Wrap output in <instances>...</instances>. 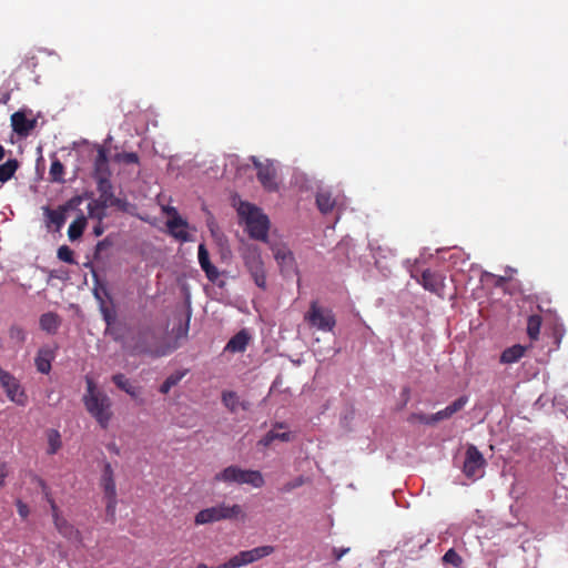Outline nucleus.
Listing matches in <instances>:
<instances>
[{"label":"nucleus","mask_w":568,"mask_h":568,"mask_svg":"<svg viewBox=\"0 0 568 568\" xmlns=\"http://www.w3.org/2000/svg\"><path fill=\"white\" fill-rule=\"evenodd\" d=\"M85 384L87 390L82 398L84 407L97 423L105 429L113 416L111 399L103 390L97 387L92 377L85 376Z\"/></svg>","instance_id":"1"},{"label":"nucleus","mask_w":568,"mask_h":568,"mask_svg":"<svg viewBox=\"0 0 568 568\" xmlns=\"http://www.w3.org/2000/svg\"><path fill=\"white\" fill-rule=\"evenodd\" d=\"M237 213L241 220L244 221L250 237L262 242L267 241L270 220L261 209L248 202H241Z\"/></svg>","instance_id":"2"},{"label":"nucleus","mask_w":568,"mask_h":568,"mask_svg":"<svg viewBox=\"0 0 568 568\" xmlns=\"http://www.w3.org/2000/svg\"><path fill=\"white\" fill-rule=\"evenodd\" d=\"M215 481H223L226 484H247L254 488L264 486L265 480L261 471L242 469L239 466H229L214 476Z\"/></svg>","instance_id":"3"},{"label":"nucleus","mask_w":568,"mask_h":568,"mask_svg":"<svg viewBox=\"0 0 568 568\" xmlns=\"http://www.w3.org/2000/svg\"><path fill=\"white\" fill-rule=\"evenodd\" d=\"M244 518L245 515L240 505L221 503L216 506L200 510L194 518L195 525H205L225 519Z\"/></svg>","instance_id":"4"},{"label":"nucleus","mask_w":568,"mask_h":568,"mask_svg":"<svg viewBox=\"0 0 568 568\" xmlns=\"http://www.w3.org/2000/svg\"><path fill=\"white\" fill-rule=\"evenodd\" d=\"M304 321L322 332H333L336 318L332 310L323 307L317 301H312L308 311L304 314Z\"/></svg>","instance_id":"5"},{"label":"nucleus","mask_w":568,"mask_h":568,"mask_svg":"<svg viewBox=\"0 0 568 568\" xmlns=\"http://www.w3.org/2000/svg\"><path fill=\"white\" fill-rule=\"evenodd\" d=\"M0 384L8 398L19 406H26L28 397L21 387L20 382L9 372L0 367Z\"/></svg>","instance_id":"6"},{"label":"nucleus","mask_w":568,"mask_h":568,"mask_svg":"<svg viewBox=\"0 0 568 568\" xmlns=\"http://www.w3.org/2000/svg\"><path fill=\"white\" fill-rule=\"evenodd\" d=\"M82 202L83 196L75 195L55 210H51L49 206H44L43 212L48 224L55 225L58 230L61 229L67 220V212L77 210L82 204Z\"/></svg>","instance_id":"7"},{"label":"nucleus","mask_w":568,"mask_h":568,"mask_svg":"<svg viewBox=\"0 0 568 568\" xmlns=\"http://www.w3.org/2000/svg\"><path fill=\"white\" fill-rule=\"evenodd\" d=\"M274 552L273 546H260L250 550H243L229 559V567L240 568L248 564L255 562Z\"/></svg>","instance_id":"8"},{"label":"nucleus","mask_w":568,"mask_h":568,"mask_svg":"<svg viewBox=\"0 0 568 568\" xmlns=\"http://www.w3.org/2000/svg\"><path fill=\"white\" fill-rule=\"evenodd\" d=\"M53 523L59 531L64 538L69 539L70 541H80L81 540V534L80 531L65 518H63L60 515L59 508L53 499H49Z\"/></svg>","instance_id":"9"},{"label":"nucleus","mask_w":568,"mask_h":568,"mask_svg":"<svg viewBox=\"0 0 568 568\" xmlns=\"http://www.w3.org/2000/svg\"><path fill=\"white\" fill-rule=\"evenodd\" d=\"M163 211L171 216L166 222V227L170 235L181 242L191 241V236L187 231H176V226H189L187 221L181 217L178 210L173 206H164Z\"/></svg>","instance_id":"10"},{"label":"nucleus","mask_w":568,"mask_h":568,"mask_svg":"<svg viewBox=\"0 0 568 568\" xmlns=\"http://www.w3.org/2000/svg\"><path fill=\"white\" fill-rule=\"evenodd\" d=\"M445 280V274L427 268L422 273L420 280H418V282L423 285L425 290L443 297Z\"/></svg>","instance_id":"11"},{"label":"nucleus","mask_w":568,"mask_h":568,"mask_svg":"<svg viewBox=\"0 0 568 568\" xmlns=\"http://www.w3.org/2000/svg\"><path fill=\"white\" fill-rule=\"evenodd\" d=\"M485 460L480 452L475 446H469L466 450V458L464 462V473L467 477H479L483 470Z\"/></svg>","instance_id":"12"},{"label":"nucleus","mask_w":568,"mask_h":568,"mask_svg":"<svg viewBox=\"0 0 568 568\" xmlns=\"http://www.w3.org/2000/svg\"><path fill=\"white\" fill-rule=\"evenodd\" d=\"M97 190L99 192V200L103 203H108L112 206L123 209L125 202L116 197L113 193V186L110 181V176L97 178Z\"/></svg>","instance_id":"13"},{"label":"nucleus","mask_w":568,"mask_h":568,"mask_svg":"<svg viewBox=\"0 0 568 568\" xmlns=\"http://www.w3.org/2000/svg\"><path fill=\"white\" fill-rule=\"evenodd\" d=\"M253 164L257 170V180L267 191L277 190L276 179V170L271 163H262L260 161L254 160Z\"/></svg>","instance_id":"14"},{"label":"nucleus","mask_w":568,"mask_h":568,"mask_svg":"<svg viewBox=\"0 0 568 568\" xmlns=\"http://www.w3.org/2000/svg\"><path fill=\"white\" fill-rule=\"evenodd\" d=\"M11 125L17 134L28 135L29 132L34 128L36 120L28 119L23 112L18 111L11 115Z\"/></svg>","instance_id":"15"},{"label":"nucleus","mask_w":568,"mask_h":568,"mask_svg":"<svg viewBox=\"0 0 568 568\" xmlns=\"http://www.w3.org/2000/svg\"><path fill=\"white\" fill-rule=\"evenodd\" d=\"M199 263L202 270L205 272L206 277L211 282H215L220 275L217 268L211 263L209 251L204 244L199 245L197 252Z\"/></svg>","instance_id":"16"},{"label":"nucleus","mask_w":568,"mask_h":568,"mask_svg":"<svg viewBox=\"0 0 568 568\" xmlns=\"http://www.w3.org/2000/svg\"><path fill=\"white\" fill-rule=\"evenodd\" d=\"M272 251L274 258L283 272L295 267L294 255L286 246H274L272 247Z\"/></svg>","instance_id":"17"},{"label":"nucleus","mask_w":568,"mask_h":568,"mask_svg":"<svg viewBox=\"0 0 568 568\" xmlns=\"http://www.w3.org/2000/svg\"><path fill=\"white\" fill-rule=\"evenodd\" d=\"M337 200L329 190H320L316 194V205L322 214L332 213Z\"/></svg>","instance_id":"18"},{"label":"nucleus","mask_w":568,"mask_h":568,"mask_svg":"<svg viewBox=\"0 0 568 568\" xmlns=\"http://www.w3.org/2000/svg\"><path fill=\"white\" fill-rule=\"evenodd\" d=\"M101 487L103 488L104 496L116 495V486L114 480V471L110 463H105L102 469Z\"/></svg>","instance_id":"19"},{"label":"nucleus","mask_w":568,"mask_h":568,"mask_svg":"<svg viewBox=\"0 0 568 568\" xmlns=\"http://www.w3.org/2000/svg\"><path fill=\"white\" fill-rule=\"evenodd\" d=\"M250 338V334L245 329H242L227 342L225 351L231 353H242L246 349Z\"/></svg>","instance_id":"20"},{"label":"nucleus","mask_w":568,"mask_h":568,"mask_svg":"<svg viewBox=\"0 0 568 568\" xmlns=\"http://www.w3.org/2000/svg\"><path fill=\"white\" fill-rule=\"evenodd\" d=\"M222 403L231 413H236L239 408L243 410L250 408V403L241 402L239 395L233 390H224L222 393Z\"/></svg>","instance_id":"21"},{"label":"nucleus","mask_w":568,"mask_h":568,"mask_svg":"<svg viewBox=\"0 0 568 568\" xmlns=\"http://www.w3.org/2000/svg\"><path fill=\"white\" fill-rule=\"evenodd\" d=\"M109 160L106 150L103 146L98 148V153L94 160V178L110 176Z\"/></svg>","instance_id":"22"},{"label":"nucleus","mask_w":568,"mask_h":568,"mask_svg":"<svg viewBox=\"0 0 568 568\" xmlns=\"http://www.w3.org/2000/svg\"><path fill=\"white\" fill-rule=\"evenodd\" d=\"M112 382L115 384L118 388L125 392L133 399H136L140 395L139 387L134 386L129 378L122 373L114 374L112 376Z\"/></svg>","instance_id":"23"},{"label":"nucleus","mask_w":568,"mask_h":568,"mask_svg":"<svg viewBox=\"0 0 568 568\" xmlns=\"http://www.w3.org/2000/svg\"><path fill=\"white\" fill-rule=\"evenodd\" d=\"M527 349V346L520 344L513 345L501 353L499 356V362L505 364L517 363L521 357H524Z\"/></svg>","instance_id":"24"},{"label":"nucleus","mask_w":568,"mask_h":568,"mask_svg":"<svg viewBox=\"0 0 568 568\" xmlns=\"http://www.w3.org/2000/svg\"><path fill=\"white\" fill-rule=\"evenodd\" d=\"M244 262L251 276L265 271L261 254L256 250L251 251L247 255H245Z\"/></svg>","instance_id":"25"},{"label":"nucleus","mask_w":568,"mask_h":568,"mask_svg":"<svg viewBox=\"0 0 568 568\" xmlns=\"http://www.w3.org/2000/svg\"><path fill=\"white\" fill-rule=\"evenodd\" d=\"M111 205L108 203H103L99 199H93L88 203V214L89 217L95 219L99 222H102V220L106 216V209Z\"/></svg>","instance_id":"26"},{"label":"nucleus","mask_w":568,"mask_h":568,"mask_svg":"<svg viewBox=\"0 0 568 568\" xmlns=\"http://www.w3.org/2000/svg\"><path fill=\"white\" fill-rule=\"evenodd\" d=\"M60 326L59 315L53 312H48L40 317V327L49 334L57 333Z\"/></svg>","instance_id":"27"},{"label":"nucleus","mask_w":568,"mask_h":568,"mask_svg":"<svg viewBox=\"0 0 568 568\" xmlns=\"http://www.w3.org/2000/svg\"><path fill=\"white\" fill-rule=\"evenodd\" d=\"M52 352L50 349H39L34 363L38 372L48 374L51 371Z\"/></svg>","instance_id":"28"},{"label":"nucleus","mask_w":568,"mask_h":568,"mask_svg":"<svg viewBox=\"0 0 568 568\" xmlns=\"http://www.w3.org/2000/svg\"><path fill=\"white\" fill-rule=\"evenodd\" d=\"M87 227V217L83 214H80L68 229V236L70 241H75L80 239Z\"/></svg>","instance_id":"29"},{"label":"nucleus","mask_w":568,"mask_h":568,"mask_svg":"<svg viewBox=\"0 0 568 568\" xmlns=\"http://www.w3.org/2000/svg\"><path fill=\"white\" fill-rule=\"evenodd\" d=\"M45 434H47V440H48L47 454L54 455L62 447L61 435H60L59 430L53 429V428L48 429Z\"/></svg>","instance_id":"30"},{"label":"nucleus","mask_w":568,"mask_h":568,"mask_svg":"<svg viewBox=\"0 0 568 568\" xmlns=\"http://www.w3.org/2000/svg\"><path fill=\"white\" fill-rule=\"evenodd\" d=\"M19 168L17 159H9L0 165V182L4 183L9 181Z\"/></svg>","instance_id":"31"},{"label":"nucleus","mask_w":568,"mask_h":568,"mask_svg":"<svg viewBox=\"0 0 568 568\" xmlns=\"http://www.w3.org/2000/svg\"><path fill=\"white\" fill-rule=\"evenodd\" d=\"M50 180L52 182L62 183L64 182V165L61 161L54 155L52 158V162L49 170Z\"/></svg>","instance_id":"32"},{"label":"nucleus","mask_w":568,"mask_h":568,"mask_svg":"<svg viewBox=\"0 0 568 568\" xmlns=\"http://www.w3.org/2000/svg\"><path fill=\"white\" fill-rule=\"evenodd\" d=\"M541 327V316L540 315H530L527 320V335L531 341H537L539 337Z\"/></svg>","instance_id":"33"},{"label":"nucleus","mask_w":568,"mask_h":568,"mask_svg":"<svg viewBox=\"0 0 568 568\" xmlns=\"http://www.w3.org/2000/svg\"><path fill=\"white\" fill-rule=\"evenodd\" d=\"M185 372H175L171 374L160 386V392L162 394H168L172 387L178 385L181 379L184 377Z\"/></svg>","instance_id":"34"},{"label":"nucleus","mask_w":568,"mask_h":568,"mask_svg":"<svg viewBox=\"0 0 568 568\" xmlns=\"http://www.w3.org/2000/svg\"><path fill=\"white\" fill-rule=\"evenodd\" d=\"M442 559L444 565H449L454 568H460L464 562L462 556L454 548L448 549Z\"/></svg>","instance_id":"35"},{"label":"nucleus","mask_w":568,"mask_h":568,"mask_svg":"<svg viewBox=\"0 0 568 568\" xmlns=\"http://www.w3.org/2000/svg\"><path fill=\"white\" fill-rule=\"evenodd\" d=\"M114 161L125 164H136L139 163L140 159L135 152H122L115 154Z\"/></svg>","instance_id":"36"},{"label":"nucleus","mask_w":568,"mask_h":568,"mask_svg":"<svg viewBox=\"0 0 568 568\" xmlns=\"http://www.w3.org/2000/svg\"><path fill=\"white\" fill-rule=\"evenodd\" d=\"M9 337L17 344H23L27 337L24 329L18 325H13L9 329Z\"/></svg>","instance_id":"37"},{"label":"nucleus","mask_w":568,"mask_h":568,"mask_svg":"<svg viewBox=\"0 0 568 568\" xmlns=\"http://www.w3.org/2000/svg\"><path fill=\"white\" fill-rule=\"evenodd\" d=\"M58 258L69 264L77 263L73 251L67 245H62L58 248Z\"/></svg>","instance_id":"38"},{"label":"nucleus","mask_w":568,"mask_h":568,"mask_svg":"<svg viewBox=\"0 0 568 568\" xmlns=\"http://www.w3.org/2000/svg\"><path fill=\"white\" fill-rule=\"evenodd\" d=\"M95 296L100 301V310H101L103 320L105 321V323L109 326L115 321V314L104 305L103 300H101V297L99 296V294L97 292H95Z\"/></svg>","instance_id":"39"},{"label":"nucleus","mask_w":568,"mask_h":568,"mask_svg":"<svg viewBox=\"0 0 568 568\" xmlns=\"http://www.w3.org/2000/svg\"><path fill=\"white\" fill-rule=\"evenodd\" d=\"M276 428H285V425L283 423H276L274 425V429H272L273 440H281V442L292 440V434L290 432L278 433L275 430Z\"/></svg>","instance_id":"40"},{"label":"nucleus","mask_w":568,"mask_h":568,"mask_svg":"<svg viewBox=\"0 0 568 568\" xmlns=\"http://www.w3.org/2000/svg\"><path fill=\"white\" fill-rule=\"evenodd\" d=\"M408 422L414 424V423H420V424H426V425H434V420L432 419V415H426V414H423V413H413L409 417H408Z\"/></svg>","instance_id":"41"},{"label":"nucleus","mask_w":568,"mask_h":568,"mask_svg":"<svg viewBox=\"0 0 568 568\" xmlns=\"http://www.w3.org/2000/svg\"><path fill=\"white\" fill-rule=\"evenodd\" d=\"M466 403H467V397L462 396V397L457 398L456 400H454L450 405H448L447 409L449 410L450 415H454L457 412H459L460 409H463L464 406L466 405Z\"/></svg>","instance_id":"42"},{"label":"nucleus","mask_w":568,"mask_h":568,"mask_svg":"<svg viewBox=\"0 0 568 568\" xmlns=\"http://www.w3.org/2000/svg\"><path fill=\"white\" fill-rule=\"evenodd\" d=\"M106 498V515L110 516L112 519H114L115 516V508H116V495L113 496H105Z\"/></svg>","instance_id":"43"},{"label":"nucleus","mask_w":568,"mask_h":568,"mask_svg":"<svg viewBox=\"0 0 568 568\" xmlns=\"http://www.w3.org/2000/svg\"><path fill=\"white\" fill-rule=\"evenodd\" d=\"M453 415H450L449 410L447 409V407H445L444 409L435 413L432 415V419L434 420V423H438L443 419H447V418H450Z\"/></svg>","instance_id":"44"},{"label":"nucleus","mask_w":568,"mask_h":568,"mask_svg":"<svg viewBox=\"0 0 568 568\" xmlns=\"http://www.w3.org/2000/svg\"><path fill=\"white\" fill-rule=\"evenodd\" d=\"M17 510L21 518L26 519L29 516V507L27 504H24L22 500H17Z\"/></svg>","instance_id":"45"},{"label":"nucleus","mask_w":568,"mask_h":568,"mask_svg":"<svg viewBox=\"0 0 568 568\" xmlns=\"http://www.w3.org/2000/svg\"><path fill=\"white\" fill-rule=\"evenodd\" d=\"M252 278L254 280V283L260 287V288H263L265 290L266 288V275H265V271H263L262 273L260 274H255L252 276Z\"/></svg>","instance_id":"46"},{"label":"nucleus","mask_w":568,"mask_h":568,"mask_svg":"<svg viewBox=\"0 0 568 568\" xmlns=\"http://www.w3.org/2000/svg\"><path fill=\"white\" fill-rule=\"evenodd\" d=\"M349 550L351 549L348 547H342V548L334 547L332 549V555L335 560H341L343 556H345L346 554L349 552Z\"/></svg>","instance_id":"47"},{"label":"nucleus","mask_w":568,"mask_h":568,"mask_svg":"<svg viewBox=\"0 0 568 568\" xmlns=\"http://www.w3.org/2000/svg\"><path fill=\"white\" fill-rule=\"evenodd\" d=\"M513 273H516V270H513V268H507L505 271V275H499L498 277V281H499V288L500 287H504V284L505 282L508 280V281H511L513 278Z\"/></svg>","instance_id":"48"},{"label":"nucleus","mask_w":568,"mask_h":568,"mask_svg":"<svg viewBox=\"0 0 568 568\" xmlns=\"http://www.w3.org/2000/svg\"><path fill=\"white\" fill-rule=\"evenodd\" d=\"M304 484V479L302 477L296 478L294 481L287 483L284 486L285 491H291Z\"/></svg>","instance_id":"49"},{"label":"nucleus","mask_w":568,"mask_h":568,"mask_svg":"<svg viewBox=\"0 0 568 568\" xmlns=\"http://www.w3.org/2000/svg\"><path fill=\"white\" fill-rule=\"evenodd\" d=\"M273 442L272 430H270L260 439L258 444L268 447Z\"/></svg>","instance_id":"50"},{"label":"nucleus","mask_w":568,"mask_h":568,"mask_svg":"<svg viewBox=\"0 0 568 568\" xmlns=\"http://www.w3.org/2000/svg\"><path fill=\"white\" fill-rule=\"evenodd\" d=\"M8 476V468L7 465L3 463H0V487L4 485V478Z\"/></svg>","instance_id":"51"},{"label":"nucleus","mask_w":568,"mask_h":568,"mask_svg":"<svg viewBox=\"0 0 568 568\" xmlns=\"http://www.w3.org/2000/svg\"><path fill=\"white\" fill-rule=\"evenodd\" d=\"M189 322H190V314L186 317V322H185L184 327H181V333L178 334L179 336L180 335H186V333L189 331Z\"/></svg>","instance_id":"52"},{"label":"nucleus","mask_w":568,"mask_h":568,"mask_svg":"<svg viewBox=\"0 0 568 568\" xmlns=\"http://www.w3.org/2000/svg\"><path fill=\"white\" fill-rule=\"evenodd\" d=\"M108 449L112 453H114L115 455H119L120 454V448L116 446L115 443H111L108 445Z\"/></svg>","instance_id":"53"},{"label":"nucleus","mask_w":568,"mask_h":568,"mask_svg":"<svg viewBox=\"0 0 568 568\" xmlns=\"http://www.w3.org/2000/svg\"><path fill=\"white\" fill-rule=\"evenodd\" d=\"M93 233L97 236H100L103 233V227L101 226V222L93 229Z\"/></svg>","instance_id":"54"},{"label":"nucleus","mask_w":568,"mask_h":568,"mask_svg":"<svg viewBox=\"0 0 568 568\" xmlns=\"http://www.w3.org/2000/svg\"><path fill=\"white\" fill-rule=\"evenodd\" d=\"M452 281L457 285L465 284L464 280L459 278L458 276H452Z\"/></svg>","instance_id":"55"},{"label":"nucleus","mask_w":568,"mask_h":568,"mask_svg":"<svg viewBox=\"0 0 568 568\" xmlns=\"http://www.w3.org/2000/svg\"><path fill=\"white\" fill-rule=\"evenodd\" d=\"M4 155H6V150H4V148L0 144V161H1V160H3Z\"/></svg>","instance_id":"56"},{"label":"nucleus","mask_w":568,"mask_h":568,"mask_svg":"<svg viewBox=\"0 0 568 568\" xmlns=\"http://www.w3.org/2000/svg\"><path fill=\"white\" fill-rule=\"evenodd\" d=\"M409 542H410V541H406V542H404V545H403V548H404V549H403V551H404V552H410V550H409V549H406V547L409 545Z\"/></svg>","instance_id":"57"},{"label":"nucleus","mask_w":568,"mask_h":568,"mask_svg":"<svg viewBox=\"0 0 568 568\" xmlns=\"http://www.w3.org/2000/svg\"><path fill=\"white\" fill-rule=\"evenodd\" d=\"M187 226H176V231H186Z\"/></svg>","instance_id":"58"},{"label":"nucleus","mask_w":568,"mask_h":568,"mask_svg":"<svg viewBox=\"0 0 568 568\" xmlns=\"http://www.w3.org/2000/svg\"><path fill=\"white\" fill-rule=\"evenodd\" d=\"M511 285H513V288H514V290L518 287V283H514V284H511Z\"/></svg>","instance_id":"59"}]
</instances>
